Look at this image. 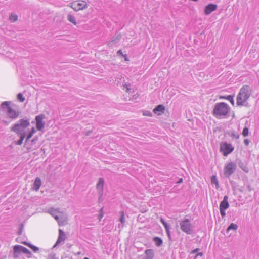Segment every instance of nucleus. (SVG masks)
I'll list each match as a JSON object with an SVG mask.
<instances>
[{"mask_svg": "<svg viewBox=\"0 0 259 259\" xmlns=\"http://www.w3.org/2000/svg\"><path fill=\"white\" fill-rule=\"evenodd\" d=\"M153 240L157 246H161L163 242L162 239L158 237H154L153 238Z\"/></svg>", "mask_w": 259, "mask_h": 259, "instance_id": "obj_19", "label": "nucleus"}, {"mask_svg": "<svg viewBox=\"0 0 259 259\" xmlns=\"http://www.w3.org/2000/svg\"><path fill=\"white\" fill-rule=\"evenodd\" d=\"M54 218L58 222L59 225H60V221L59 220V217L58 215L57 214V215H55V217H54Z\"/></svg>", "mask_w": 259, "mask_h": 259, "instance_id": "obj_38", "label": "nucleus"}, {"mask_svg": "<svg viewBox=\"0 0 259 259\" xmlns=\"http://www.w3.org/2000/svg\"><path fill=\"white\" fill-rule=\"evenodd\" d=\"M160 222L164 226H165V225H166L167 224L162 218L161 219Z\"/></svg>", "mask_w": 259, "mask_h": 259, "instance_id": "obj_41", "label": "nucleus"}, {"mask_svg": "<svg viewBox=\"0 0 259 259\" xmlns=\"http://www.w3.org/2000/svg\"><path fill=\"white\" fill-rule=\"evenodd\" d=\"M217 8V6L215 4H210L207 5L204 10V13L206 15H209Z\"/></svg>", "mask_w": 259, "mask_h": 259, "instance_id": "obj_13", "label": "nucleus"}, {"mask_svg": "<svg viewBox=\"0 0 259 259\" xmlns=\"http://www.w3.org/2000/svg\"><path fill=\"white\" fill-rule=\"evenodd\" d=\"M226 209H220V213L222 217H224L226 215L225 210Z\"/></svg>", "mask_w": 259, "mask_h": 259, "instance_id": "obj_33", "label": "nucleus"}, {"mask_svg": "<svg viewBox=\"0 0 259 259\" xmlns=\"http://www.w3.org/2000/svg\"><path fill=\"white\" fill-rule=\"evenodd\" d=\"M84 259H89V258L88 257H84Z\"/></svg>", "mask_w": 259, "mask_h": 259, "instance_id": "obj_53", "label": "nucleus"}, {"mask_svg": "<svg viewBox=\"0 0 259 259\" xmlns=\"http://www.w3.org/2000/svg\"><path fill=\"white\" fill-rule=\"evenodd\" d=\"M92 133V131H89L87 134H86V135L87 136H89L90 135V134Z\"/></svg>", "mask_w": 259, "mask_h": 259, "instance_id": "obj_50", "label": "nucleus"}, {"mask_svg": "<svg viewBox=\"0 0 259 259\" xmlns=\"http://www.w3.org/2000/svg\"><path fill=\"white\" fill-rule=\"evenodd\" d=\"M236 169V164L233 162H230L227 164L224 169L225 176L229 178L232 174H233Z\"/></svg>", "mask_w": 259, "mask_h": 259, "instance_id": "obj_9", "label": "nucleus"}, {"mask_svg": "<svg viewBox=\"0 0 259 259\" xmlns=\"http://www.w3.org/2000/svg\"><path fill=\"white\" fill-rule=\"evenodd\" d=\"M225 98H226V96H221L220 97V99H225Z\"/></svg>", "mask_w": 259, "mask_h": 259, "instance_id": "obj_51", "label": "nucleus"}, {"mask_svg": "<svg viewBox=\"0 0 259 259\" xmlns=\"http://www.w3.org/2000/svg\"><path fill=\"white\" fill-rule=\"evenodd\" d=\"M247 189H248V191H251V187H250V185H248V186H247Z\"/></svg>", "mask_w": 259, "mask_h": 259, "instance_id": "obj_45", "label": "nucleus"}, {"mask_svg": "<svg viewBox=\"0 0 259 259\" xmlns=\"http://www.w3.org/2000/svg\"><path fill=\"white\" fill-rule=\"evenodd\" d=\"M21 233H22V230H21V229H20V230L18 231V234L19 235H21Z\"/></svg>", "mask_w": 259, "mask_h": 259, "instance_id": "obj_48", "label": "nucleus"}, {"mask_svg": "<svg viewBox=\"0 0 259 259\" xmlns=\"http://www.w3.org/2000/svg\"><path fill=\"white\" fill-rule=\"evenodd\" d=\"M23 141L21 139L18 140L15 142V144L18 145H21L22 144Z\"/></svg>", "mask_w": 259, "mask_h": 259, "instance_id": "obj_37", "label": "nucleus"}, {"mask_svg": "<svg viewBox=\"0 0 259 259\" xmlns=\"http://www.w3.org/2000/svg\"><path fill=\"white\" fill-rule=\"evenodd\" d=\"M18 17L17 15L11 14L9 17V20L11 22H14L17 21Z\"/></svg>", "mask_w": 259, "mask_h": 259, "instance_id": "obj_26", "label": "nucleus"}, {"mask_svg": "<svg viewBox=\"0 0 259 259\" xmlns=\"http://www.w3.org/2000/svg\"><path fill=\"white\" fill-rule=\"evenodd\" d=\"M66 239V235L64 232L61 229L59 230V236L57 240L53 246V248L56 247L57 245L60 244L62 242H64Z\"/></svg>", "mask_w": 259, "mask_h": 259, "instance_id": "obj_12", "label": "nucleus"}, {"mask_svg": "<svg viewBox=\"0 0 259 259\" xmlns=\"http://www.w3.org/2000/svg\"><path fill=\"white\" fill-rule=\"evenodd\" d=\"M225 99L230 101L232 105H234V99H233V96L228 95V96H226V98H225Z\"/></svg>", "mask_w": 259, "mask_h": 259, "instance_id": "obj_27", "label": "nucleus"}, {"mask_svg": "<svg viewBox=\"0 0 259 259\" xmlns=\"http://www.w3.org/2000/svg\"><path fill=\"white\" fill-rule=\"evenodd\" d=\"M3 122L4 123H5L6 124H9V122H7L6 121L3 120Z\"/></svg>", "mask_w": 259, "mask_h": 259, "instance_id": "obj_52", "label": "nucleus"}, {"mask_svg": "<svg viewBox=\"0 0 259 259\" xmlns=\"http://www.w3.org/2000/svg\"><path fill=\"white\" fill-rule=\"evenodd\" d=\"M164 227L165 228V229L166 232V234L167 235V236H168L169 239L171 240V235H170V225L168 224H167L166 225H165V226Z\"/></svg>", "mask_w": 259, "mask_h": 259, "instance_id": "obj_22", "label": "nucleus"}, {"mask_svg": "<svg viewBox=\"0 0 259 259\" xmlns=\"http://www.w3.org/2000/svg\"><path fill=\"white\" fill-rule=\"evenodd\" d=\"M234 148L231 144L227 142H223L220 145V151L223 153L225 156H227L229 154L231 153Z\"/></svg>", "mask_w": 259, "mask_h": 259, "instance_id": "obj_7", "label": "nucleus"}, {"mask_svg": "<svg viewBox=\"0 0 259 259\" xmlns=\"http://www.w3.org/2000/svg\"><path fill=\"white\" fill-rule=\"evenodd\" d=\"M238 165L245 172H248V168L245 166L244 167L243 163L242 162H240L238 164Z\"/></svg>", "mask_w": 259, "mask_h": 259, "instance_id": "obj_30", "label": "nucleus"}, {"mask_svg": "<svg viewBox=\"0 0 259 259\" xmlns=\"http://www.w3.org/2000/svg\"><path fill=\"white\" fill-rule=\"evenodd\" d=\"M67 20L75 25L77 24V22L75 17L70 14H69L67 15Z\"/></svg>", "mask_w": 259, "mask_h": 259, "instance_id": "obj_20", "label": "nucleus"}, {"mask_svg": "<svg viewBox=\"0 0 259 259\" xmlns=\"http://www.w3.org/2000/svg\"><path fill=\"white\" fill-rule=\"evenodd\" d=\"M183 182V179L180 178L179 180L178 181L177 183L180 184Z\"/></svg>", "mask_w": 259, "mask_h": 259, "instance_id": "obj_44", "label": "nucleus"}, {"mask_svg": "<svg viewBox=\"0 0 259 259\" xmlns=\"http://www.w3.org/2000/svg\"><path fill=\"white\" fill-rule=\"evenodd\" d=\"M119 214L120 215V218L119 219V221L120 222L121 224H119L118 227L120 228V226H121V227H123L124 226V224L125 222V217L124 213L123 211H120L119 212Z\"/></svg>", "mask_w": 259, "mask_h": 259, "instance_id": "obj_18", "label": "nucleus"}, {"mask_svg": "<svg viewBox=\"0 0 259 259\" xmlns=\"http://www.w3.org/2000/svg\"><path fill=\"white\" fill-rule=\"evenodd\" d=\"M30 248L31 249H32L33 251L35 252H37L39 250V248L37 247H36L33 245H32L31 246H30Z\"/></svg>", "mask_w": 259, "mask_h": 259, "instance_id": "obj_35", "label": "nucleus"}, {"mask_svg": "<svg viewBox=\"0 0 259 259\" xmlns=\"http://www.w3.org/2000/svg\"><path fill=\"white\" fill-rule=\"evenodd\" d=\"M49 213L52 216L55 217V215H57L58 213L59 212L57 209H55L54 208H51L49 210Z\"/></svg>", "mask_w": 259, "mask_h": 259, "instance_id": "obj_25", "label": "nucleus"}, {"mask_svg": "<svg viewBox=\"0 0 259 259\" xmlns=\"http://www.w3.org/2000/svg\"><path fill=\"white\" fill-rule=\"evenodd\" d=\"M44 117V114H40L35 117L36 128L38 131H41L44 128L45 123L43 122Z\"/></svg>", "mask_w": 259, "mask_h": 259, "instance_id": "obj_10", "label": "nucleus"}, {"mask_svg": "<svg viewBox=\"0 0 259 259\" xmlns=\"http://www.w3.org/2000/svg\"><path fill=\"white\" fill-rule=\"evenodd\" d=\"M22 244H24V245H26L27 246H28V247H29L30 248V246H31L32 245H33L32 244H31L30 243H27L26 242H22Z\"/></svg>", "mask_w": 259, "mask_h": 259, "instance_id": "obj_39", "label": "nucleus"}, {"mask_svg": "<svg viewBox=\"0 0 259 259\" xmlns=\"http://www.w3.org/2000/svg\"><path fill=\"white\" fill-rule=\"evenodd\" d=\"M37 138H34L32 140H31V142H35L36 140H37Z\"/></svg>", "mask_w": 259, "mask_h": 259, "instance_id": "obj_47", "label": "nucleus"}, {"mask_svg": "<svg viewBox=\"0 0 259 259\" xmlns=\"http://www.w3.org/2000/svg\"><path fill=\"white\" fill-rule=\"evenodd\" d=\"M252 93L251 88L247 85H243L240 90L237 96L236 104L239 106L244 105L245 102L249 99Z\"/></svg>", "mask_w": 259, "mask_h": 259, "instance_id": "obj_1", "label": "nucleus"}, {"mask_svg": "<svg viewBox=\"0 0 259 259\" xmlns=\"http://www.w3.org/2000/svg\"><path fill=\"white\" fill-rule=\"evenodd\" d=\"M117 54H122V51H121V50H118V52H117Z\"/></svg>", "mask_w": 259, "mask_h": 259, "instance_id": "obj_49", "label": "nucleus"}, {"mask_svg": "<svg viewBox=\"0 0 259 259\" xmlns=\"http://www.w3.org/2000/svg\"><path fill=\"white\" fill-rule=\"evenodd\" d=\"M248 133H249L248 128L247 127H245L243 130L242 134L243 136L246 137L248 135Z\"/></svg>", "mask_w": 259, "mask_h": 259, "instance_id": "obj_31", "label": "nucleus"}, {"mask_svg": "<svg viewBox=\"0 0 259 259\" xmlns=\"http://www.w3.org/2000/svg\"><path fill=\"white\" fill-rule=\"evenodd\" d=\"M143 115L148 116H151L152 113L150 112L147 111L143 113Z\"/></svg>", "mask_w": 259, "mask_h": 259, "instance_id": "obj_36", "label": "nucleus"}, {"mask_svg": "<svg viewBox=\"0 0 259 259\" xmlns=\"http://www.w3.org/2000/svg\"><path fill=\"white\" fill-rule=\"evenodd\" d=\"M230 107L226 103L221 102L215 104L213 110V115L218 118L226 116L230 112Z\"/></svg>", "mask_w": 259, "mask_h": 259, "instance_id": "obj_2", "label": "nucleus"}, {"mask_svg": "<svg viewBox=\"0 0 259 259\" xmlns=\"http://www.w3.org/2000/svg\"><path fill=\"white\" fill-rule=\"evenodd\" d=\"M30 125L28 119H21L15 123L11 128V131L16 133L25 132L24 130Z\"/></svg>", "mask_w": 259, "mask_h": 259, "instance_id": "obj_4", "label": "nucleus"}, {"mask_svg": "<svg viewBox=\"0 0 259 259\" xmlns=\"http://www.w3.org/2000/svg\"><path fill=\"white\" fill-rule=\"evenodd\" d=\"M198 256H203V253L202 252H200V253H198L196 256H195V259Z\"/></svg>", "mask_w": 259, "mask_h": 259, "instance_id": "obj_43", "label": "nucleus"}, {"mask_svg": "<svg viewBox=\"0 0 259 259\" xmlns=\"http://www.w3.org/2000/svg\"><path fill=\"white\" fill-rule=\"evenodd\" d=\"M98 196H99V202H101L102 201V200L101 199L102 197H100V195H98Z\"/></svg>", "mask_w": 259, "mask_h": 259, "instance_id": "obj_46", "label": "nucleus"}, {"mask_svg": "<svg viewBox=\"0 0 259 259\" xmlns=\"http://www.w3.org/2000/svg\"><path fill=\"white\" fill-rule=\"evenodd\" d=\"M237 228V225L232 223L229 226V227L227 229V232H229L230 230H236Z\"/></svg>", "mask_w": 259, "mask_h": 259, "instance_id": "obj_23", "label": "nucleus"}, {"mask_svg": "<svg viewBox=\"0 0 259 259\" xmlns=\"http://www.w3.org/2000/svg\"><path fill=\"white\" fill-rule=\"evenodd\" d=\"M36 131L35 130V128L33 127L31 131L28 133L26 139V142H27L28 140H30V139L32 137L33 135L35 133Z\"/></svg>", "mask_w": 259, "mask_h": 259, "instance_id": "obj_21", "label": "nucleus"}, {"mask_svg": "<svg viewBox=\"0 0 259 259\" xmlns=\"http://www.w3.org/2000/svg\"><path fill=\"white\" fill-rule=\"evenodd\" d=\"M1 108L3 110H6L7 117L12 119H17L20 114V112L18 110H15L10 106V102L5 101L1 104Z\"/></svg>", "mask_w": 259, "mask_h": 259, "instance_id": "obj_3", "label": "nucleus"}, {"mask_svg": "<svg viewBox=\"0 0 259 259\" xmlns=\"http://www.w3.org/2000/svg\"><path fill=\"white\" fill-rule=\"evenodd\" d=\"M104 184V180L103 178H100L96 185V189L98 191V195L102 197L103 195V187Z\"/></svg>", "mask_w": 259, "mask_h": 259, "instance_id": "obj_11", "label": "nucleus"}, {"mask_svg": "<svg viewBox=\"0 0 259 259\" xmlns=\"http://www.w3.org/2000/svg\"><path fill=\"white\" fill-rule=\"evenodd\" d=\"M41 185V179L39 177H37L33 183V189L36 191H38Z\"/></svg>", "mask_w": 259, "mask_h": 259, "instance_id": "obj_17", "label": "nucleus"}, {"mask_svg": "<svg viewBox=\"0 0 259 259\" xmlns=\"http://www.w3.org/2000/svg\"><path fill=\"white\" fill-rule=\"evenodd\" d=\"M244 144H245V145H246V146L248 145V144H249V140H248V139H245V140H244Z\"/></svg>", "mask_w": 259, "mask_h": 259, "instance_id": "obj_40", "label": "nucleus"}, {"mask_svg": "<svg viewBox=\"0 0 259 259\" xmlns=\"http://www.w3.org/2000/svg\"><path fill=\"white\" fill-rule=\"evenodd\" d=\"M164 110L165 107L163 105H158L153 109V111L157 115H161L164 113Z\"/></svg>", "mask_w": 259, "mask_h": 259, "instance_id": "obj_16", "label": "nucleus"}, {"mask_svg": "<svg viewBox=\"0 0 259 259\" xmlns=\"http://www.w3.org/2000/svg\"><path fill=\"white\" fill-rule=\"evenodd\" d=\"M87 4L85 1L77 0L70 4V7L75 11H78L87 8Z\"/></svg>", "mask_w": 259, "mask_h": 259, "instance_id": "obj_8", "label": "nucleus"}, {"mask_svg": "<svg viewBox=\"0 0 259 259\" xmlns=\"http://www.w3.org/2000/svg\"><path fill=\"white\" fill-rule=\"evenodd\" d=\"M181 230L187 234H191L193 231V226L189 219H185L180 222Z\"/></svg>", "mask_w": 259, "mask_h": 259, "instance_id": "obj_5", "label": "nucleus"}, {"mask_svg": "<svg viewBox=\"0 0 259 259\" xmlns=\"http://www.w3.org/2000/svg\"><path fill=\"white\" fill-rule=\"evenodd\" d=\"M26 254H30L31 252L26 247L21 245H16L13 246V257L14 258H17L22 253Z\"/></svg>", "mask_w": 259, "mask_h": 259, "instance_id": "obj_6", "label": "nucleus"}, {"mask_svg": "<svg viewBox=\"0 0 259 259\" xmlns=\"http://www.w3.org/2000/svg\"><path fill=\"white\" fill-rule=\"evenodd\" d=\"M18 136H19L20 139L23 141L26 137V133L25 132H19V133H16Z\"/></svg>", "mask_w": 259, "mask_h": 259, "instance_id": "obj_28", "label": "nucleus"}, {"mask_svg": "<svg viewBox=\"0 0 259 259\" xmlns=\"http://www.w3.org/2000/svg\"><path fill=\"white\" fill-rule=\"evenodd\" d=\"M211 182L212 184H215L216 185L217 188H218V187L219 186V183H218V181L217 178L215 176H213L211 177Z\"/></svg>", "mask_w": 259, "mask_h": 259, "instance_id": "obj_24", "label": "nucleus"}, {"mask_svg": "<svg viewBox=\"0 0 259 259\" xmlns=\"http://www.w3.org/2000/svg\"><path fill=\"white\" fill-rule=\"evenodd\" d=\"M154 252L153 249H146L144 252V255L142 259H153Z\"/></svg>", "mask_w": 259, "mask_h": 259, "instance_id": "obj_15", "label": "nucleus"}, {"mask_svg": "<svg viewBox=\"0 0 259 259\" xmlns=\"http://www.w3.org/2000/svg\"><path fill=\"white\" fill-rule=\"evenodd\" d=\"M121 38V36L120 34H118L117 36L116 37V38H115L114 40H113L111 43H112L114 41H118Z\"/></svg>", "mask_w": 259, "mask_h": 259, "instance_id": "obj_32", "label": "nucleus"}, {"mask_svg": "<svg viewBox=\"0 0 259 259\" xmlns=\"http://www.w3.org/2000/svg\"><path fill=\"white\" fill-rule=\"evenodd\" d=\"M229 207V204L228 203V197L225 196L223 198V200L221 201L220 204V209H227Z\"/></svg>", "mask_w": 259, "mask_h": 259, "instance_id": "obj_14", "label": "nucleus"}, {"mask_svg": "<svg viewBox=\"0 0 259 259\" xmlns=\"http://www.w3.org/2000/svg\"><path fill=\"white\" fill-rule=\"evenodd\" d=\"M17 99L21 102H23L25 100V98L23 97L21 93H19L17 95Z\"/></svg>", "mask_w": 259, "mask_h": 259, "instance_id": "obj_29", "label": "nucleus"}, {"mask_svg": "<svg viewBox=\"0 0 259 259\" xmlns=\"http://www.w3.org/2000/svg\"><path fill=\"white\" fill-rule=\"evenodd\" d=\"M103 208H102L100 209V214H99V220L100 221L101 219L103 218Z\"/></svg>", "mask_w": 259, "mask_h": 259, "instance_id": "obj_34", "label": "nucleus"}, {"mask_svg": "<svg viewBox=\"0 0 259 259\" xmlns=\"http://www.w3.org/2000/svg\"><path fill=\"white\" fill-rule=\"evenodd\" d=\"M199 250V248H196L191 251V253H195L196 252H198Z\"/></svg>", "mask_w": 259, "mask_h": 259, "instance_id": "obj_42", "label": "nucleus"}]
</instances>
